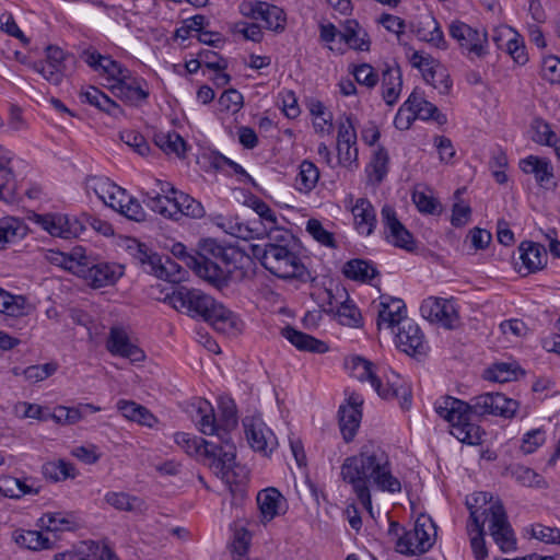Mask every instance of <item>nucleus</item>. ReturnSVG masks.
I'll return each mask as SVG.
<instances>
[{
	"instance_id": "1",
	"label": "nucleus",
	"mask_w": 560,
	"mask_h": 560,
	"mask_svg": "<svg viewBox=\"0 0 560 560\" xmlns=\"http://www.w3.org/2000/svg\"><path fill=\"white\" fill-rule=\"evenodd\" d=\"M340 477L370 513L373 509L372 487L389 493L401 491V482L392 472L388 454L374 441H368L358 454L345 458L340 466Z\"/></svg>"
},
{
	"instance_id": "2",
	"label": "nucleus",
	"mask_w": 560,
	"mask_h": 560,
	"mask_svg": "<svg viewBox=\"0 0 560 560\" xmlns=\"http://www.w3.org/2000/svg\"><path fill=\"white\" fill-rule=\"evenodd\" d=\"M518 401L501 393H485L470 399V402L444 396L434 404L436 413L450 422L451 434L459 442L478 445L482 442L483 431L472 423V417L487 415L513 418L518 409Z\"/></svg>"
},
{
	"instance_id": "3",
	"label": "nucleus",
	"mask_w": 560,
	"mask_h": 560,
	"mask_svg": "<svg viewBox=\"0 0 560 560\" xmlns=\"http://www.w3.org/2000/svg\"><path fill=\"white\" fill-rule=\"evenodd\" d=\"M220 418L222 429L220 443L205 441V454L209 459V468L225 483H236L235 463L236 447L232 442L230 431L237 425L236 406L233 399L222 397L219 400Z\"/></svg>"
},
{
	"instance_id": "4",
	"label": "nucleus",
	"mask_w": 560,
	"mask_h": 560,
	"mask_svg": "<svg viewBox=\"0 0 560 560\" xmlns=\"http://www.w3.org/2000/svg\"><path fill=\"white\" fill-rule=\"evenodd\" d=\"M242 254L233 246H223L213 238L199 243L196 256H186V266L195 273L218 289L229 283L231 266H235Z\"/></svg>"
},
{
	"instance_id": "5",
	"label": "nucleus",
	"mask_w": 560,
	"mask_h": 560,
	"mask_svg": "<svg viewBox=\"0 0 560 560\" xmlns=\"http://www.w3.org/2000/svg\"><path fill=\"white\" fill-rule=\"evenodd\" d=\"M168 299L177 311L201 317L218 330L225 331L237 325V318L233 312L200 290L179 287Z\"/></svg>"
},
{
	"instance_id": "6",
	"label": "nucleus",
	"mask_w": 560,
	"mask_h": 560,
	"mask_svg": "<svg viewBox=\"0 0 560 560\" xmlns=\"http://www.w3.org/2000/svg\"><path fill=\"white\" fill-rule=\"evenodd\" d=\"M492 495L489 492H476L466 500L469 510V522L471 523V513L475 512L478 520L486 521L489 517V533L494 542L503 552H510L516 547L514 532L509 523L505 509L501 501H495L487 509L480 511L490 503Z\"/></svg>"
},
{
	"instance_id": "7",
	"label": "nucleus",
	"mask_w": 560,
	"mask_h": 560,
	"mask_svg": "<svg viewBox=\"0 0 560 560\" xmlns=\"http://www.w3.org/2000/svg\"><path fill=\"white\" fill-rule=\"evenodd\" d=\"M252 255L271 275L282 280H298L306 283L311 272L302 262L298 248L252 245Z\"/></svg>"
},
{
	"instance_id": "8",
	"label": "nucleus",
	"mask_w": 560,
	"mask_h": 560,
	"mask_svg": "<svg viewBox=\"0 0 560 560\" xmlns=\"http://www.w3.org/2000/svg\"><path fill=\"white\" fill-rule=\"evenodd\" d=\"M59 257L60 259L57 260L60 266L90 281L94 288L112 285L124 273L121 266L110 265L108 262H90L82 247L73 248L68 255L59 254Z\"/></svg>"
},
{
	"instance_id": "9",
	"label": "nucleus",
	"mask_w": 560,
	"mask_h": 560,
	"mask_svg": "<svg viewBox=\"0 0 560 560\" xmlns=\"http://www.w3.org/2000/svg\"><path fill=\"white\" fill-rule=\"evenodd\" d=\"M436 526L427 515H420L413 528L405 532L396 542V550L406 556L422 555L435 542Z\"/></svg>"
},
{
	"instance_id": "10",
	"label": "nucleus",
	"mask_w": 560,
	"mask_h": 560,
	"mask_svg": "<svg viewBox=\"0 0 560 560\" xmlns=\"http://www.w3.org/2000/svg\"><path fill=\"white\" fill-rule=\"evenodd\" d=\"M448 31L462 52L470 60L481 59L489 54L488 34L485 30L474 28L457 20L450 24Z\"/></svg>"
},
{
	"instance_id": "11",
	"label": "nucleus",
	"mask_w": 560,
	"mask_h": 560,
	"mask_svg": "<svg viewBox=\"0 0 560 560\" xmlns=\"http://www.w3.org/2000/svg\"><path fill=\"white\" fill-rule=\"evenodd\" d=\"M381 220L384 228L385 240L389 244L407 252L416 249V242L412 234L399 221L397 213L392 206H383L381 210Z\"/></svg>"
},
{
	"instance_id": "12",
	"label": "nucleus",
	"mask_w": 560,
	"mask_h": 560,
	"mask_svg": "<svg viewBox=\"0 0 560 560\" xmlns=\"http://www.w3.org/2000/svg\"><path fill=\"white\" fill-rule=\"evenodd\" d=\"M240 12L246 18L262 21L268 30L281 32L285 27L284 11L277 5L262 1H243Z\"/></svg>"
},
{
	"instance_id": "13",
	"label": "nucleus",
	"mask_w": 560,
	"mask_h": 560,
	"mask_svg": "<svg viewBox=\"0 0 560 560\" xmlns=\"http://www.w3.org/2000/svg\"><path fill=\"white\" fill-rule=\"evenodd\" d=\"M411 63L422 72L423 79L440 94L450 92L452 88L450 74L430 55L422 56L419 51H415Z\"/></svg>"
},
{
	"instance_id": "14",
	"label": "nucleus",
	"mask_w": 560,
	"mask_h": 560,
	"mask_svg": "<svg viewBox=\"0 0 560 560\" xmlns=\"http://www.w3.org/2000/svg\"><path fill=\"white\" fill-rule=\"evenodd\" d=\"M396 345L401 351L412 357L423 355L428 350L423 332L411 319L402 320L396 334Z\"/></svg>"
},
{
	"instance_id": "15",
	"label": "nucleus",
	"mask_w": 560,
	"mask_h": 560,
	"mask_svg": "<svg viewBox=\"0 0 560 560\" xmlns=\"http://www.w3.org/2000/svg\"><path fill=\"white\" fill-rule=\"evenodd\" d=\"M106 349L113 355L128 359L132 363L141 362L145 358L144 351L131 342L126 330L120 327L110 328Z\"/></svg>"
},
{
	"instance_id": "16",
	"label": "nucleus",
	"mask_w": 560,
	"mask_h": 560,
	"mask_svg": "<svg viewBox=\"0 0 560 560\" xmlns=\"http://www.w3.org/2000/svg\"><path fill=\"white\" fill-rule=\"evenodd\" d=\"M423 318L431 323L441 324L445 328H453L457 319L454 305L444 299L428 298L420 306Z\"/></svg>"
},
{
	"instance_id": "17",
	"label": "nucleus",
	"mask_w": 560,
	"mask_h": 560,
	"mask_svg": "<svg viewBox=\"0 0 560 560\" xmlns=\"http://www.w3.org/2000/svg\"><path fill=\"white\" fill-rule=\"evenodd\" d=\"M147 83L142 78L135 77L128 71L121 79L112 85V92L130 105H137L149 97Z\"/></svg>"
},
{
	"instance_id": "18",
	"label": "nucleus",
	"mask_w": 560,
	"mask_h": 560,
	"mask_svg": "<svg viewBox=\"0 0 560 560\" xmlns=\"http://www.w3.org/2000/svg\"><path fill=\"white\" fill-rule=\"evenodd\" d=\"M243 425L246 439L254 451L267 454L273 450L277 444L276 436L260 419L246 418Z\"/></svg>"
},
{
	"instance_id": "19",
	"label": "nucleus",
	"mask_w": 560,
	"mask_h": 560,
	"mask_svg": "<svg viewBox=\"0 0 560 560\" xmlns=\"http://www.w3.org/2000/svg\"><path fill=\"white\" fill-rule=\"evenodd\" d=\"M65 52L57 46L46 48V60L36 61L34 69L43 75L45 80L54 85H59L65 75Z\"/></svg>"
},
{
	"instance_id": "20",
	"label": "nucleus",
	"mask_w": 560,
	"mask_h": 560,
	"mask_svg": "<svg viewBox=\"0 0 560 560\" xmlns=\"http://www.w3.org/2000/svg\"><path fill=\"white\" fill-rule=\"evenodd\" d=\"M385 385L380 377V386H374L375 392L383 399H399L402 409H409L411 406V389L405 381L394 371L385 374Z\"/></svg>"
},
{
	"instance_id": "21",
	"label": "nucleus",
	"mask_w": 560,
	"mask_h": 560,
	"mask_svg": "<svg viewBox=\"0 0 560 560\" xmlns=\"http://www.w3.org/2000/svg\"><path fill=\"white\" fill-rule=\"evenodd\" d=\"M402 320H409L404 301L397 298L382 296L376 322L377 328L386 327L394 331V327L401 326Z\"/></svg>"
},
{
	"instance_id": "22",
	"label": "nucleus",
	"mask_w": 560,
	"mask_h": 560,
	"mask_svg": "<svg viewBox=\"0 0 560 560\" xmlns=\"http://www.w3.org/2000/svg\"><path fill=\"white\" fill-rule=\"evenodd\" d=\"M213 224L223 230L226 234L242 240H250L260 236L265 231L256 226L257 222L244 223L237 215L217 214L212 218Z\"/></svg>"
},
{
	"instance_id": "23",
	"label": "nucleus",
	"mask_w": 560,
	"mask_h": 560,
	"mask_svg": "<svg viewBox=\"0 0 560 560\" xmlns=\"http://www.w3.org/2000/svg\"><path fill=\"white\" fill-rule=\"evenodd\" d=\"M520 168L534 175L536 183L544 188H548V183L555 177L553 167L546 158L529 155L520 161Z\"/></svg>"
},
{
	"instance_id": "24",
	"label": "nucleus",
	"mask_w": 560,
	"mask_h": 560,
	"mask_svg": "<svg viewBox=\"0 0 560 560\" xmlns=\"http://www.w3.org/2000/svg\"><path fill=\"white\" fill-rule=\"evenodd\" d=\"M281 335L300 351L314 353H325L328 351V346L324 341L300 331L292 326L282 328Z\"/></svg>"
},
{
	"instance_id": "25",
	"label": "nucleus",
	"mask_w": 560,
	"mask_h": 560,
	"mask_svg": "<svg viewBox=\"0 0 560 560\" xmlns=\"http://www.w3.org/2000/svg\"><path fill=\"white\" fill-rule=\"evenodd\" d=\"M355 229L360 234L371 235L376 226V214L372 203L365 198H359L352 207Z\"/></svg>"
},
{
	"instance_id": "26",
	"label": "nucleus",
	"mask_w": 560,
	"mask_h": 560,
	"mask_svg": "<svg viewBox=\"0 0 560 560\" xmlns=\"http://www.w3.org/2000/svg\"><path fill=\"white\" fill-rule=\"evenodd\" d=\"M406 103L409 105V109L412 112L416 119H433L439 124L446 121V117L440 113L439 108L431 102L427 101L423 95L417 91H413L409 95Z\"/></svg>"
},
{
	"instance_id": "27",
	"label": "nucleus",
	"mask_w": 560,
	"mask_h": 560,
	"mask_svg": "<svg viewBox=\"0 0 560 560\" xmlns=\"http://www.w3.org/2000/svg\"><path fill=\"white\" fill-rule=\"evenodd\" d=\"M40 224L50 235L62 238L75 237L82 230L78 222L70 223L63 215H44L40 218Z\"/></svg>"
},
{
	"instance_id": "28",
	"label": "nucleus",
	"mask_w": 560,
	"mask_h": 560,
	"mask_svg": "<svg viewBox=\"0 0 560 560\" xmlns=\"http://www.w3.org/2000/svg\"><path fill=\"white\" fill-rule=\"evenodd\" d=\"M160 184L162 192L170 191L171 194H175V206L176 208H178V218L180 215H186L199 219L205 215V209L200 201L196 200L195 198L183 191H178L170 184Z\"/></svg>"
},
{
	"instance_id": "29",
	"label": "nucleus",
	"mask_w": 560,
	"mask_h": 560,
	"mask_svg": "<svg viewBox=\"0 0 560 560\" xmlns=\"http://www.w3.org/2000/svg\"><path fill=\"white\" fill-rule=\"evenodd\" d=\"M80 100L82 103H89L115 118H118L124 114L122 108L115 101L94 86H90L88 90L82 91L80 93Z\"/></svg>"
},
{
	"instance_id": "30",
	"label": "nucleus",
	"mask_w": 560,
	"mask_h": 560,
	"mask_svg": "<svg viewBox=\"0 0 560 560\" xmlns=\"http://www.w3.org/2000/svg\"><path fill=\"white\" fill-rule=\"evenodd\" d=\"M520 259L528 272L541 269L547 260V252L544 246L534 242H522L518 246Z\"/></svg>"
},
{
	"instance_id": "31",
	"label": "nucleus",
	"mask_w": 560,
	"mask_h": 560,
	"mask_svg": "<svg viewBox=\"0 0 560 560\" xmlns=\"http://www.w3.org/2000/svg\"><path fill=\"white\" fill-rule=\"evenodd\" d=\"M342 273L346 278L362 283H370L380 275L373 262L360 258L347 261L342 267Z\"/></svg>"
},
{
	"instance_id": "32",
	"label": "nucleus",
	"mask_w": 560,
	"mask_h": 560,
	"mask_svg": "<svg viewBox=\"0 0 560 560\" xmlns=\"http://www.w3.org/2000/svg\"><path fill=\"white\" fill-rule=\"evenodd\" d=\"M143 202L154 212L170 219L178 220V208L175 206V194L145 192Z\"/></svg>"
},
{
	"instance_id": "33",
	"label": "nucleus",
	"mask_w": 560,
	"mask_h": 560,
	"mask_svg": "<svg viewBox=\"0 0 560 560\" xmlns=\"http://www.w3.org/2000/svg\"><path fill=\"white\" fill-rule=\"evenodd\" d=\"M27 234L26 224L14 217H4L0 219V249H5L10 244H14Z\"/></svg>"
},
{
	"instance_id": "34",
	"label": "nucleus",
	"mask_w": 560,
	"mask_h": 560,
	"mask_svg": "<svg viewBox=\"0 0 560 560\" xmlns=\"http://www.w3.org/2000/svg\"><path fill=\"white\" fill-rule=\"evenodd\" d=\"M197 425L203 434L217 435L220 440L222 429L215 418L214 409L206 399H199L197 402Z\"/></svg>"
},
{
	"instance_id": "35",
	"label": "nucleus",
	"mask_w": 560,
	"mask_h": 560,
	"mask_svg": "<svg viewBox=\"0 0 560 560\" xmlns=\"http://www.w3.org/2000/svg\"><path fill=\"white\" fill-rule=\"evenodd\" d=\"M340 39L352 49L361 51H368L370 49L369 35L355 20L346 21L343 31L340 33Z\"/></svg>"
},
{
	"instance_id": "36",
	"label": "nucleus",
	"mask_w": 560,
	"mask_h": 560,
	"mask_svg": "<svg viewBox=\"0 0 560 560\" xmlns=\"http://www.w3.org/2000/svg\"><path fill=\"white\" fill-rule=\"evenodd\" d=\"M402 85L401 71L399 67H387L383 71L382 90L383 98L387 105H394L400 94Z\"/></svg>"
},
{
	"instance_id": "37",
	"label": "nucleus",
	"mask_w": 560,
	"mask_h": 560,
	"mask_svg": "<svg viewBox=\"0 0 560 560\" xmlns=\"http://www.w3.org/2000/svg\"><path fill=\"white\" fill-rule=\"evenodd\" d=\"M483 520H478L476 513H471V523L467 524V532L470 536V547L476 560H483L488 556L485 541Z\"/></svg>"
},
{
	"instance_id": "38",
	"label": "nucleus",
	"mask_w": 560,
	"mask_h": 560,
	"mask_svg": "<svg viewBox=\"0 0 560 560\" xmlns=\"http://www.w3.org/2000/svg\"><path fill=\"white\" fill-rule=\"evenodd\" d=\"M338 415L342 438L347 443H349L353 440L360 427L362 411L354 407H340Z\"/></svg>"
},
{
	"instance_id": "39",
	"label": "nucleus",
	"mask_w": 560,
	"mask_h": 560,
	"mask_svg": "<svg viewBox=\"0 0 560 560\" xmlns=\"http://www.w3.org/2000/svg\"><path fill=\"white\" fill-rule=\"evenodd\" d=\"M346 365L360 382L369 381L373 388L380 386V376L375 373L374 364L371 361L354 355L346 360Z\"/></svg>"
},
{
	"instance_id": "40",
	"label": "nucleus",
	"mask_w": 560,
	"mask_h": 560,
	"mask_svg": "<svg viewBox=\"0 0 560 560\" xmlns=\"http://www.w3.org/2000/svg\"><path fill=\"white\" fill-rule=\"evenodd\" d=\"M283 497L276 488H267L258 492L257 504L265 520L271 521L279 514Z\"/></svg>"
},
{
	"instance_id": "41",
	"label": "nucleus",
	"mask_w": 560,
	"mask_h": 560,
	"mask_svg": "<svg viewBox=\"0 0 560 560\" xmlns=\"http://www.w3.org/2000/svg\"><path fill=\"white\" fill-rule=\"evenodd\" d=\"M104 500L107 504L118 511L141 513L145 509L142 499L130 495L126 492L109 491L105 494Z\"/></svg>"
},
{
	"instance_id": "42",
	"label": "nucleus",
	"mask_w": 560,
	"mask_h": 560,
	"mask_svg": "<svg viewBox=\"0 0 560 560\" xmlns=\"http://www.w3.org/2000/svg\"><path fill=\"white\" fill-rule=\"evenodd\" d=\"M154 143L164 153H174L179 159H184L187 150L186 141L175 131L156 132L154 135Z\"/></svg>"
},
{
	"instance_id": "43",
	"label": "nucleus",
	"mask_w": 560,
	"mask_h": 560,
	"mask_svg": "<svg viewBox=\"0 0 560 560\" xmlns=\"http://www.w3.org/2000/svg\"><path fill=\"white\" fill-rule=\"evenodd\" d=\"M75 557L77 560H112L115 553L106 544L85 540L80 544Z\"/></svg>"
},
{
	"instance_id": "44",
	"label": "nucleus",
	"mask_w": 560,
	"mask_h": 560,
	"mask_svg": "<svg viewBox=\"0 0 560 560\" xmlns=\"http://www.w3.org/2000/svg\"><path fill=\"white\" fill-rule=\"evenodd\" d=\"M389 156L384 148H380L373 154L366 166V174L373 184L380 185L388 173Z\"/></svg>"
},
{
	"instance_id": "45",
	"label": "nucleus",
	"mask_w": 560,
	"mask_h": 560,
	"mask_svg": "<svg viewBox=\"0 0 560 560\" xmlns=\"http://www.w3.org/2000/svg\"><path fill=\"white\" fill-rule=\"evenodd\" d=\"M42 472L46 479L54 482L74 478L78 474L74 465L63 459L45 463Z\"/></svg>"
},
{
	"instance_id": "46",
	"label": "nucleus",
	"mask_w": 560,
	"mask_h": 560,
	"mask_svg": "<svg viewBox=\"0 0 560 560\" xmlns=\"http://www.w3.org/2000/svg\"><path fill=\"white\" fill-rule=\"evenodd\" d=\"M38 492V488L28 486L19 478L7 476L0 479V494L3 497L20 499L25 494H37Z\"/></svg>"
},
{
	"instance_id": "47",
	"label": "nucleus",
	"mask_w": 560,
	"mask_h": 560,
	"mask_svg": "<svg viewBox=\"0 0 560 560\" xmlns=\"http://www.w3.org/2000/svg\"><path fill=\"white\" fill-rule=\"evenodd\" d=\"M14 540L19 546L34 551L52 548L48 537L37 530H16Z\"/></svg>"
},
{
	"instance_id": "48",
	"label": "nucleus",
	"mask_w": 560,
	"mask_h": 560,
	"mask_svg": "<svg viewBox=\"0 0 560 560\" xmlns=\"http://www.w3.org/2000/svg\"><path fill=\"white\" fill-rule=\"evenodd\" d=\"M127 250L138 264L144 267L147 272L151 273V267L160 261V255L153 253L145 244L137 240L129 241Z\"/></svg>"
},
{
	"instance_id": "49",
	"label": "nucleus",
	"mask_w": 560,
	"mask_h": 560,
	"mask_svg": "<svg viewBox=\"0 0 560 560\" xmlns=\"http://www.w3.org/2000/svg\"><path fill=\"white\" fill-rule=\"evenodd\" d=\"M319 179V171L313 162L303 161L295 177V188L301 192H310Z\"/></svg>"
},
{
	"instance_id": "50",
	"label": "nucleus",
	"mask_w": 560,
	"mask_h": 560,
	"mask_svg": "<svg viewBox=\"0 0 560 560\" xmlns=\"http://www.w3.org/2000/svg\"><path fill=\"white\" fill-rule=\"evenodd\" d=\"M151 273L171 282H179L184 279L182 267L170 256H160L159 264H154V266L151 267Z\"/></svg>"
},
{
	"instance_id": "51",
	"label": "nucleus",
	"mask_w": 560,
	"mask_h": 560,
	"mask_svg": "<svg viewBox=\"0 0 560 560\" xmlns=\"http://www.w3.org/2000/svg\"><path fill=\"white\" fill-rule=\"evenodd\" d=\"M505 50L518 65H525L528 60L523 38L512 28H504Z\"/></svg>"
},
{
	"instance_id": "52",
	"label": "nucleus",
	"mask_w": 560,
	"mask_h": 560,
	"mask_svg": "<svg viewBox=\"0 0 560 560\" xmlns=\"http://www.w3.org/2000/svg\"><path fill=\"white\" fill-rule=\"evenodd\" d=\"M88 192L93 191L103 202L112 191H117V185L105 176H88L85 179Z\"/></svg>"
},
{
	"instance_id": "53",
	"label": "nucleus",
	"mask_w": 560,
	"mask_h": 560,
	"mask_svg": "<svg viewBox=\"0 0 560 560\" xmlns=\"http://www.w3.org/2000/svg\"><path fill=\"white\" fill-rule=\"evenodd\" d=\"M174 441L188 455H203L209 465V459L205 454V439L192 436L185 432H177L174 434Z\"/></svg>"
},
{
	"instance_id": "54",
	"label": "nucleus",
	"mask_w": 560,
	"mask_h": 560,
	"mask_svg": "<svg viewBox=\"0 0 560 560\" xmlns=\"http://www.w3.org/2000/svg\"><path fill=\"white\" fill-rule=\"evenodd\" d=\"M336 315L339 323L343 326L359 327L362 320L359 308L349 299L337 307Z\"/></svg>"
},
{
	"instance_id": "55",
	"label": "nucleus",
	"mask_w": 560,
	"mask_h": 560,
	"mask_svg": "<svg viewBox=\"0 0 560 560\" xmlns=\"http://www.w3.org/2000/svg\"><path fill=\"white\" fill-rule=\"evenodd\" d=\"M530 129L533 131L532 139L536 143L556 145L557 136L544 119L535 118L532 121Z\"/></svg>"
},
{
	"instance_id": "56",
	"label": "nucleus",
	"mask_w": 560,
	"mask_h": 560,
	"mask_svg": "<svg viewBox=\"0 0 560 560\" xmlns=\"http://www.w3.org/2000/svg\"><path fill=\"white\" fill-rule=\"evenodd\" d=\"M18 196V185L12 171L0 163V198L12 201Z\"/></svg>"
},
{
	"instance_id": "57",
	"label": "nucleus",
	"mask_w": 560,
	"mask_h": 560,
	"mask_svg": "<svg viewBox=\"0 0 560 560\" xmlns=\"http://www.w3.org/2000/svg\"><path fill=\"white\" fill-rule=\"evenodd\" d=\"M40 523L49 532L69 530L73 527V522L59 512L44 514Z\"/></svg>"
},
{
	"instance_id": "58",
	"label": "nucleus",
	"mask_w": 560,
	"mask_h": 560,
	"mask_svg": "<svg viewBox=\"0 0 560 560\" xmlns=\"http://www.w3.org/2000/svg\"><path fill=\"white\" fill-rule=\"evenodd\" d=\"M306 231L322 245L330 248L337 247L334 234L325 230L318 220L310 219L306 224Z\"/></svg>"
},
{
	"instance_id": "59",
	"label": "nucleus",
	"mask_w": 560,
	"mask_h": 560,
	"mask_svg": "<svg viewBox=\"0 0 560 560\" xmlns=\"http://www.w3.org/2000/svg\"><path fill=\"white\" fill-rule=\"evenodd\" d=\"M24 299L14 296L0 288V312L10 316L23 314Z\"/></svg>"
},
{
	"instance_id": "60",
	"label": "nucleus",
	"mask_w": 560,
	"mask_h": 560,
	"mask_svg": "<svg viewBox=\"0 0 560 560\" xmlns=\"http://www.w3.org/2000/svg\"><path fill=\"white\" fill-rule=\"evenodd\" d=\"M269 242L264 246H283L287 248H298L296 238L288 230L276 229L270 230L268 235Z\"/></svg>"
},
{
	"instance_id": "61",
	"label": "nucleus",
	"mask_w": 560,
	"mask_h": 560,
	"mask_svg": "<svg viewBox=\"0 0 560 560\" xmlns=\"http://www.w3.org/2000/svg\"><path fill=\"white\" fill-rule=\"evenodd\" d=\"M546 441V433L541 429H534L524 434L521 450L524 454L534 453Z\"/></svg>"
},
{
	"instance_id": "62",
	"label": "nucleus",
	"mask_w": 560,
	"mask_h": 560,
	"mask_svg": "<svg viewBox=\"0 0 560 560\" xmlns=\"http://www.w3.org/2000/svg\"><path fill=\"white\" fill-rule=\"evenodd\" d=\"M121 140L128 144L129 147L133 148V150L142 155L145 156L150 152V147L147 140L142 135H140L137 131L133 130H127L121 132L120 135Z\"/></svg>"
},
{
	"instance_id": "63",
	"label": "nucleus",
	"mask_w": 560,
	"mask_h": 560,
	"mask_svg": "<svg viewBox=\"0 0 560 560\" xmlns=\"http://www.w3.org/2000/svg\"><path fill=\"white\" fill-rule=\"evenodd\" d=\"M57 364L49 362L40 365H31L23 373L26 380L32 382H40L52 375L57 371Z\"/></svg>"
},
{
	"instance_id": "64",
	"label": "nucleus",
	"mask_w": 560,
	"mask_h": 560,
	"mask_svg": "<svg viewBox=\"0 0 560 560\" xmlns=\"http://www.w3.org/2000/svg\"><path fill=\"white\" fill-rule=\"evenodd\" d=\"M541 75L550 83L560 84V59L556 56L544 58L541 65Z\"/></svg>"
}]
</instances>
